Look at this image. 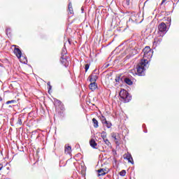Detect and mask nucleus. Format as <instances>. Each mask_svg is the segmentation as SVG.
<instances>
[{
	"mask_svg": "<svg viewBox=\"0 0 179 179\" xmlns=\"http://www.w3.org/2000/svg\"><path fill=\"white\" fill-rule=\"evenodd\" d=\"M143 59L136 66L137 75H138V76H145V71H146V69H148V66H149V61H150V59H152V57H153V50H152L149 46L145 47L143 50Z\"/></svg>",
	"mask_w": 179,
	"mask_h": 179,
	"instance_id": "nucleus-1",
	"label": "nucleus"
},
{
	"mask_svg": "<svg viewBox=\"0 0 179 179\" xmlns=\"http://www.w3.org/2000/svg\"><path fill=\"white\" fill-rule=\"evenodd\" d=\"M119 95L122 99V101H124V103H129V101H131V97L129 96V93H128L127 90H121Z\"/></svg>",
	"mask_w": 179,
	"mask_h": 179,
	"instance_id": "nucleus-2",
	"label": "nucleus"
},
{
	"mask_svg": "<svg viewBox=\"0 0 179 179\" xmlns=\"http://www.w3.org/2000/svg\"><path fill=\"white\" fill-rule=\"evenodd\" d=\"M167 33V25L164 22H161L158 25V34L159 37H163Z\"/></svg>",
	"mask_w": 179,
	"mask_h": 179,
	"instance_id": "nucleus-3",
	"label": "nucleus"
},
{
	"mask_svg": "<svg viewBox=\"0 0 179 179\" xmlns=\"http://www.w3.org/2000/svg\"><path fill=\"white\" fill-rule=\"evenodd\" d=\"M111 136L114 139L116 145H120V143L121 142V135L118 133H112Z\"/></svg>",
	"mask_w": 179,
	"mask_h": 179,
	"instance_id": "nucleus-4",
	"label": "nucleus"
},
{
	"mask_svg": "<svg viewBox=\"0 0 179 179\" xmlns=\"http://www.w3.org/2000/svg\"><path fill=\"white\" fill-rule=\"evenodd\" d=\"M13 47H14L13 52L15 55L18 58V59H20V58H22V51L19 48H17V45H13Z\"/></svg>",
	"mask_w": 179,
	"mask_h": 179,
	"instance_id": "nucleus-5",
	"label": "nucleus"
},
{
	"mask_svg": "<svg viewBox=\"0 0 179 179\" xmlns=\"http://www.w3.org/2000/svg\"><path fill=\"white\" fill-rule=\"evenodd\" d=\"M124 159H126L128 160L129 163H131V164H134V158H132V155L131 153L127 152L123 155Z\"/></svg>",
	"mask_w": 179,
	"mask_h": 179,
	"instance_id": "nucleus-6",
	"label": "nucleus"
},
{
	"mask_svg": "<svg viewBox=\"0 0 179 179\" xmlns=\"http://www.w3.org/2000/svg\"><path fill=\"white\" fill-rule=\"evenodd\" d=\"M72 152V148L69 145H66L64 146V153L66 155H71Z\"/></svg>",
	"mask_w": 179,
	"mask_h": 179,
	"instance_id": "nucleus-7",
	"label": "nucleus"
},
{
	"mask_svg": "<svg viewBox=\"0 0 179 179\" xmlns=\"http://www.w3.org/2000/svg\"><path fill=\"white\" fill-rule=\"evenodd\" d=\"M90 81L91 83H96V80H97V75L96 74H92L89 76Z\"/></svg>",
	"mask_w": 179,
	"mask_h": 179,
	"instance_id": "nucleus-8",
	"label": "nucleus"
},
{
	"mask_svg": "<svg viewBox=\"0 0 179 179\" xmlns=\"http://www.w3.org/2000/svg\"><path fill=\"white\" fill-rule=\"evenodd\" d=\"M97 172L99 173L98 176L99 177H100V176H106V174H107V170L104 169H100L97 171Z\"/></svg>",
	"mask_w": 179,
	"mask_h": 179,
	"instance_id": "nucleus-9",
	"label": "nucleus"
},
{
	"mask_svg": "<svg viewBox=\"0 0 179 179\" xmlns=\"http://www.w3.org/2000/svg\"><path fill=\"white\" fill-rule=\"evenodd\" d=\"M89 87L91 90L94 91L97 89V83H91L89 85Z\"/></svg>",
	"mask_w": 179,
	"mask_h": 179,
	"instance_id": "nucleus-10",
	"label": "nucleus"
},
{
	"mask_svg": "<svg viewBox=\"0 0 179 179\" xmlns=\"http://www.w3.org/2000/svg\"><path fill=\"white\" fill-rule=\"evenodd\" d=\"M163 38H162V36H159L158 34V36L155 38L154 44H160L162 43Z\"/></svg>",
	"mask_w": 179,
	"mask_h": 179,
	"instance_id": "nucleus-11",
	"label": "nucleus"
},
{
	"mask_svg": "<svg viewBox=\"0 0 179 179\" xmlns=\"http://www.w3.org/2000/svg\"><path fill=\"white\" fill-rule=\"evenodd\" d=\"M90 145L94 149H96V146H97V143H96V141H94V139H91L90 141Z\"/></svg>",
	"mask_w": 179,
	"mask_h": 179,
	"instance_id": "nucleus-12",
	"label": "nucleus"
},
{
	"mask_svg": "<svg viewBox=\"0 0 179 179\" xmlns=\"http://www.w3.org/2000/svg\"><path fill=\"white\" fill-rule=\"evenodd\" d=\"M69 13L70 15H73V7L72 6V3H69Z\"/></svg>",
	"mask_w": 179,
	"mask_h": 179,
	"instance_id": "nucleus-13",
	"label": "nucleus"
},
{
	"mask_svg": "<svg viewBox=\"0 0 179 179\" xmlns=\"http://www.w3.org/2000/svg\"><path fill=\"white\" fill-rule=\"evenodd\" d=\"M23 117L22 116H19L16 122V125H22L23 124Z\"/></svg>",
	"mask_w": 179,
	"mask_h": 179,
	"instance_id": "nucleus-14",
	"label": "nucleus"
},
{
	"mask_svg": "<svg viewBox=\"0 0 179 179\" xmlns=\"http://www.w3.org/2000/svg\"><path fill=\"white\" fill-rule=\"evenodd\" d=\"M92 123L94 125V128H99V121H97L96 118L92 119Z\"/></svg>",
	"mask_w": 179,
	"mask_h": 179,
	"instance_id": "nucleus-15",
	"label": "nucleus"
},
{
	"mask_svg": "<svg viewBox=\"0 0 179 179\" xmlns=\"http://www.w3.org/2000/svg\"><path fill=\"white\" fill-rule=\"evenodd\" d=\"M60 62L63 65H64V66H66V59L64 57V55H62Z\"/></svg>",
	"mask_w": 179,
	"mask_h": 179,
	"instance_id": "nucleus-16",
	"label": "nucleus"
},
{
	"mask_svg": "<svg viewBox=\"0 0 179 179\" xmlns=\"http://www.w3.org/2000/svg\"><path fill=\"white\" fill-rule=\"evenodd\" d=\"M101 138H102V139H103V141H106V140L107 139V132H106V131H102V132L101 133Z\"/></svg>",
	"mask_w": 179,
	"mask_h": 179,
	"instance_id": "nucleus-17",
	"label": "nucleus"
},
{
	"mask_svg": "<svg viewBox=\"0 0 179 179\" xmlns=\"http://www.w3.org/2000/svg\"><path fill=\"white\" fill-rule=\"evenodd\" d=\"M124 82H125V83H127V85H131L133 84L132 80H131V79H129V78H125Z\"/></svg>",
	"mask_w": 179,
	"mask_h": 179,
	"instance_id": "nucleus-18",
	"label": "nucleus"
},
{
	"mask_svg": "<svg viewBox=\"0 0 179 179\" xmlns=\"http://www.w3.org/2000/svg\"><path fill=\"white\" fill-rule=\"evenodd\" d=\"M17 103L16 100H11V101H8L6 102V104H16Z\"/></svg>",
	"mask_w": 179,
	"mask_h": 179,
	"instance_id": "nucleus-19",
	"label": "nucleus"
},
{
	"mask_svg": "<svg viewBox=\"0 0 179 179\" xmlns=\"http://www.w3.org/2000/svg\"><path fill=\"white\" fill-rule=\"evenodd\" d=\"M127 174V171L125 170H122L120 172V176L122 177H125V175Z\"/></svg>",
	"mask_w": 179,
	"mask_h": 179,
	"instance_id": "nucleus-20",
	"label": "nucleus"
},
{
	"mask_svg": "<svg viewBox=\"0 0 179 179\" xmlns=\"http://www.w3.org/2000/svg\"><path fill=\"white\" fill-rule=\"evenodd\" d=\"M48 93H50V92H51V90L52 89V86H51L50 82L48 83Z\"/></svg>",
	"mask_w": 179,
	"mask_h": 179,
	"instance_id": "nucleus-21",
	"label": "nucleus"
},
{
	"mask_svg": "<svg viewBox=\"0 0 179 179\" xmlns=\"http://www.w3.org/2000/svg\"><path fill=\"white\" fill-rule=\"evenodd\" d=\"M107 128H111V122L106 121V122L104 123V124Z\"/></svg>",
	"mask_w": 179,
	"mask_h": 179,
	"instance_id": "nucleus-22",
	"label": "nucleus"
},
{
	"mask_svg": "<svg viewBox=\"0 0 179 179\" xmlns=\"http://www.w3.org/2000/svg\"><path fill=\"white\" fill-rule=\"evenodd\" d=\"M6 33L7 35L10 34V33H12V30L10 29V27H7L6 29Z\"/></svg>",
	"mask_w": 179,
	"mask_h": 179,
	"instance_id": "nucleus-23",
	"label": "nucleus"
},
{
	"mask_svg": "<svg viewBox=\"0 0 179 179\" xmlns=\"http://www.w3.org/2000/svg\"><path fill=\"white\" fill-rule=\"evenodd\" d=\"M101 121L102 124H103V125H104L105 122H107V120L106 119V117H104V116H101Z\"/></svg>",
	"mask_w": 179,
	"mask_h": 179,
	"instance_id": "nucleus-24",
	"label": "nucleus"
},
{
	"mask_svg": "<svg viewBox=\"0 0 179 179\" xmlns=\"http://www.w3.org/2000/svg\"><path fill=\"white\" fill-rule=\"evenodd\" d=\"M103 142L107 145V146H111V143H110V141H108V138H106V140H103Z\"/></svg>",
	"mask_w": 179,
	"mask_h": 179,
	"instance_id": "nucleus-25",
	"label": "nucleus"
},
{
	"mask_svg": "<svg viewBox=\"0 0 179 179\" xmlns=\"http://www.w3.org/2000/svg\"><path fill=\"white\" fill-rule=\"evenodd\" d=\"M89 68H90V64H85V72H87V71L89 70Z\"/></svg>",
	"mask_w": 179,
	"mask_h": 179,
	"instance_id": "nucleus-26",
	"label": "nucleus"
},
{
	"mask_svg": "<svg viewBox=\"0 0 179 179\" xmlns=\"http://www.w3.org/2000/svg\"><path fill=\"white\" fill-rule=\"evenodd\" d=\"M110 66V64H105L103 66V68L106 69V68H108Z\"/></svg>",
	"mask_w": 179,
	"mask_h": 179,
	"instance_id": "nucleus-27",
	"label": "nucleus"
},
{
	"mask_svg": "<svg viewBox=\"0 0 179 179\" xmlns=\"http://www.w3.org/2000/svg\"><path fill=\"white\" fill-rule=\"evenodd\" d=\"M130 1H131V0H126V3H127V5H129Z\"/></svg>",
	"mask_w": 179,
	"mask_h": 179,
	"instance_id": "nucleus-28",
	"label": "nucleus"
},
{
	"mask_svg": "<svg viewBox=\"0 0 179 179\" xmlns=\"http://www.w3.org/2000/svg\"><path fill=\"white\" fill-rule=\"evenodd\" d=\"M3 167V165H2V164H0V171L2 170Z\"/></svg>",
	"mask_w": 179,
	"mask_h": 179,
	"instance_id": "nucleus-29",
	"label": "nucleus"
},
{
	"mask_svg": "<svg viewBox=\"0 0 179 179\" xmlns=\"http://www.w3.org/2000/svg\"><path fill=\"white\" fill-rule=\"evenodd\" d=\"M166 1H167V0H162L161 5H163V3H164V2H166Z\"/></svg>",
	"mask_w": 179,
	"mask_h": 179,
	"instance_id": "nucleus-30",
	"label": "nucleus"
},
{
	"mask_svg": "<svg viewBox=\"0 0 179 179\" xmlns=\"http://www.w3.org/2000/svg\"><path fill=\"white\" fill-rule=\"evenodd\" d=\"M116 82H120V77L115 79Z\"/></svg>",
	"mask_w": 179,
	"mask_h": 179,
	"instance_id": "nucleus-31",
	"label": "nucleus"
},
{
	"mask_svg": "<svg viewBox=\"0 0 179 179\" xmlns=\"http://www.w3.org/2000/svg\"><path fill=\"white\" fill-rule=\"evenodd\" d=\"M68 41H69V44L71 45V40L69 39Z\"/></svg>",
	"mask_w": 179,
	"mask_h": 179,
	"instance_id": "nucleus-32",
	"label": "nucleus"
},
{
	"mask_svg": "<svg viewBox=\"0 0 179 179\" xmlns=\"http://www.w3.org/2000/svg\"><path fill=\"white\" fill-rule=\"evenodd\" d=\"M0 101H2V96H0Z\"/></svg>",
	"mask_w": 179,
	"mask_h": 179,
	"instance_id": "nucleus-33",
	"label": "nucleus"
},
{
	"mask_svg": "<svg viewBox=\"0 0 179 179\" xmlns=\"http://www.w3.org/2000/svg\"><path fill=\"white\" fill-rule=\"evenodd\" d=\"M135 54H138V51H136V52H135Z\"/></svg>",
	"mask_w": 179,
	"mask_h": 179,
	"instance_id": "nucleus-34",
	"label": "nucleus"
}]
</instances>
